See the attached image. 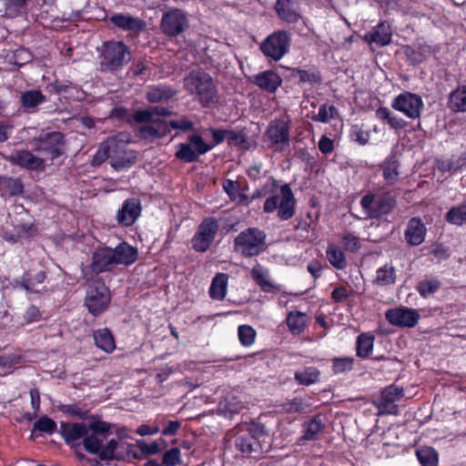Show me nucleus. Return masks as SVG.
Here are the masks:
<instances>
[{
	"label": "nucleus",
	"instance_id": "13",
	"mask_svg": "<svg viewBox=\"0 0 466 466\" xmlns=\"http://www.w3.org/2000/svg\"><path fill=\"white\" fill-rule=\"evenodd\" d=\"M187 27L188 19L183 10L171 8L163 14L160 21V29L166 36H177Z\"/></svg>",
	"mask_w": 466,
	"mask_h": 466
},
{
	"label": "nucleus",
	"instance_id": "31",
	"mask_svg": "<svg viewBox=\"0 0 466 466\" xmlns=\"http://www.w3.org/2000/svg\"><path fill=\"white\" fill-rule=\"evenodd\" d=\"M275 11L281 20L289 24H296L301 18L295 0H277Z\"/></svg>",
	"mask_w": 466,
	"mask_h": 466
},
{
	"label": "nucleus",
	"instance_id": "3",
	"mask_svg": "<svg viewBox=\"0 0 466 466\" xmlns=\"http://www.w3.org/2000/svg\"><path fill=\"white\" fill-rule=\"evenodd\" d=\"M184 87L203 108L218 103L219 96L213 77L203 68L192 69L184 78Z\"/></svg>",
	"mask_w": 466,
	"mask_h": 466
},
{
	"label": "nucleus",
	"instance_id": "47",
	"mask_svg": "<svg viewBox=\"0 0 466 466\" xmlns=\"http://www.w3.org/2000/svg\"><path fill=\"white\" fill-rule=\"evenodd\" d=\"M416 457L421 466H438L439 453L432 447L424 446L417 449Z\"/></svg>",
	"mask_w": 466,
	"mask_h": 466
},
{
	"label": "nucleus",
	"instance_id": "30",
	"mask_svg": "<svg viewBox=\"0 0 466 466\" xmlns=\"http://www.w3.org/2000/svg\"><path fill=\"white\" fill-rule=\"evenodd\" d=\"M292 79L298 78L299 85L309 84L311 86H319L322 83V76L316 66L308 69L300 67L289 68Z\"/></svg>",
	"mask_w": 466,
	"mask_h": 466
},
{
	"label": "nucleus",
	"instance_id": "14",
	"mask_svg": "<svg viewBox=\"0 0 466 466\" xmlns=\"http://www.w3.org/2000/svg\"><path fill=\"white\" fill-rule=\"evenodd\" d=\"M391 106L410 119H417L420 117L424 103L419 95L406 91L392 100Z\"/></svg>",
	"mask_w": 466,
	"mask_h": 466
},
{
	"label": "nucleus",
	"instance_id": "11",
	"mask_svg": "<svg viewBox=\"0 0 466 466\" xmlns=\"http://www.w3.org/2000/svg\"><path fill=\"white\" fill-rule=\"evenodd\" d=\"M219 230L218 220L214 217L205 218L198 226L191 238V248L198 253L207 252Z\"/></svg>",
	"mask_w": 466,
	"mask_h": 466
},
{
	"label": "nucleus",
	"instance_id": "20",
	"mask_svg": "<svg viewBox=\"0 0 466 466\" xmlns=\"http://www.w3.org/2000/svg\"><path fill=\"white\" fill-rule=\"evenodd\" d=\"M5 159L12 165H15L31 171H42L46 167L45 160L35 156L28 150H15L11 155L5 157Z\"/></svg>",
	"mask_w": 466,
	"mask_h": 466
},
{
	"label": "nucleus",
	"instance_id": "33",
	"mask_svg": "<svg viewBox=\"0 0 466 466\" xmlns=\"http://www.w3.org/2000/svg\"><path fill=\"white\" fill-rule=\"evenodd\" d=\"M309 322V317L307 313L295 310L289 311L287 314L286 324L289 331L294 335L299 336L302 334Z\"/></svg>",
	"mask_w": 466,
	"mask_h": 466
},
{
	"label": "nucleus",
	"instance_id": "18",
	"mask_svg": "<svg viewBox=\"0 0 466 466\" xmlns=\"http://www.w3.org/2000/svg\"><path fill=\"white\" fill-rule=\"evenodd\" d=\"M109 22L113 26L125 32L134 33L136 35L147 29V22L144 19L128 13H115L110 15Z\"/></svg>",
	"mask_w": 466,
	"mask_h": 466
},
{
	"label": "nucleus",
	"instance_id": "25",
	"mask_svg": "<svg viewBox=\"0 0 466 466\" xmlns=\"http://www.w3.org/2000/svg\"><path fill=\"white\" fill-rule=\"evenodd\" d=\"M363 40L368 44L374 43L379 46H388L392 40L391 26L388 22L381 21L363 35Z\"/></svg>",
	"mask_w": 466,
	"mask_h": 466
},
{
	"label": "nucleus",
	"instance_id": "52",
	"mask_svg": "<svg viewBox=\"0 0 466 466\" xmlns=\"http://www.w3.org/2000/svg\"><path fill=\"white\" fill-rule=\"evenodd\" d=\"M35 431L43 432L47 435H52L55 432L58 431L57 424L53 419L49 418L46 415H43L40 418H38L34 423L32 433H35Z\"/></svg>",
	"mask_w": 466,
	"mask_h": 466
},
{
	"label": "nucleus",
	"instance_id": "6",
	"mask_svg": "<svg viewBox=\"0 0 466 466\" xmlns=\"http://www.w3.org/2000/svg\"><path fill=\"white\" fill-rule=\"evenodd\" d=\"M360 207L366 218L380 219L390 215L397 206V198L391 192L367 193L360 199Z\"/></svg>",
	"mask_w": 466,
	"mask_h": 466
},
{
	"label": "nucleus",
	"instance_id": "1",
	"mask_svg": "<svg viewBox=\"0 0 466 466\" xmlns=\"http://www.w3.org/2000/svg\"><path fill=\"white\" fill-rule=\"evenodd\" d=\"M89 422L88 433L84 438L83 446L86 452L96 455L100 461H122L126 459V454L135 449L131 443H119L117 440L110 439L114 423H110L100 419H95ZM134 450V458H137Z\"/></svg>",
	"mask_w": 466,
	"mask_h": 466
},
{
	"label": "nucleus",
	"instance_id": "5",
	"mask_svg": "<svg viewBox=\"0 0 466 466\" xmlns=\"http://www.w3.org/2000/svg\"><path fill=\"white\" fill-rule=\"evenodd\" d=\"M233 248L243 258L258 257L268 248L267 234L258 228H248L235 238Z\"/></svg>",
	"mask_w": 466,
	"mask_h": 466
},
{
	"label": "nucleus",
	"instance_id": "59",
	"mask_svg": "<svg viewBox=\"0 0 466 466\" xmlns=\"http://www.w3.org/2000/svg\"><path fill=\"white\" fill-rule=\"evenodd\" d=\"M280 407L286 413H299L303 412L308 405L302 398L295 397L282 402Z\"/></svg>",
	"mask_w": 466,
	"mask_h": 466
},
{
	"label": "nucleus",
	"instance_id": "57",
	"mask_svg": "<svg viewBox=\"0 0 466 466\" xmlns=\"http://www.w3.org/2000/svg\"><path fill=\"white\" fill-rule=\"evenodd\" d=\"M248 433H251L252 437H255L257 441H258L261 444L265 441L267 437L269 435V431L262 423L259 419L252 420L247 427L245 431Z\"/></svg>",
	"mask_w": 466,
	"mask_h": 466
},
{
	"label": "nucleus",
	"instance_id": "15",
	"mask_svg": "<svg viewBox=\"0 0 466 466\" xmlns=\"http://www.w3.org/2000/svg\"><path fill=\"white\" fill-rule=\"evenodd\" d=\"M116 268V260H114L111 248L104 246L98 247L92 253L91 262L87 266V270L93 275L98 276L102 273L112 272Z\"/></svg>",
	"mask_w": 466,
	"mask_h": 466
},
{
	"label": "nucleus",
	"instance_id": "17",
	"mask_svg": "<svg viewBox=\"0 0 466 466\" xmlns=\"http://www.w3.org/2000/svg\"><path fill=\"white\" fill-rule=\"evenodd\" d=\"M385 317L391 325L401 328H413L420 319L417 309L404 306L388 309Z\"/></svg>",
	"mask_w": 466,
	"mask_h": 466
},
{
	"label": "nucleus",
	"instance_id": "40",
	"mask_svg": "<svg viewBox=\"0 0 466 466\" xmlns=\"http://www.w3.org/2000/svg\"><path fill=\"white\" fill-rule=\"evenodd\" d=\"M228 275L226 273H218L213 278L209 287V297L215 300H222L227 294Z\"/></svg>",
	"mask_w": 466,
	"mask_h": 466
},
{
	"label": "nucleus",
	"instance_id": "28",
	"mask_svg": "<svg viewBox=\"0 0 466 466\" xmlns=\"http://www.w3.org/2000/svg\"><path fill=\"white\" fill-rule=\"evenodd\" d=\"M114 254L116 266L125 265L127 267L133 265L138 259V250L126 241L119 243L116 248H111Z\"/></svg>",
	"mask_w": 466,
	"mask_h": 466
},
{
	"label": "nucleus",
	"instance_id": "35",
	"mask_svg": "<svg viewBox=\"0 0 466 466\" xmlns=\"http://www.w3.org/2000/svg\"><path fill=\"white\" fill-rule=\"evenodd\" d=\"M251 277L263 292L276 294L280 291L279 286L268 279L267 272L260 264L257 263L253 267Z\"/></svg>",
	"mask_w": 466,
	"mask_h": 466
},
{
	"label": "nucleus",
	"instance_id": "53",
	"mask_svg": "<svg viewBox=\"0 0 466 466\" xmlns=\"http://www.w3.org/2000/svg\"><path fill=\"white\" fill-rule=\"evenodd\" d=\"M331 362L333 374L339 375L351 371L354 368L355 360L353 357H335L331 360Z\"/></svg>",
	"mask_w": 466,
	"mask_h": 466
},
{
	"label": "nucleus",
	"instance_id": "2",
	"mask_svg": "<svg viewBox=\"0 0 466 466\" xmlns=\"http://www.w3.org/2000/svg\"><path fill=\"white\" fill-rule=\"evenodd\" d=\"M271 194L263 205L265 213H273L277 210L278 218L282 220L290 219L296 212L297 200L290 186L287 183L279 187V181L270 177L261 190H257L254 197H265Z\"/></svg>",
	"mask_w": 466,
	"mask_h": 466
},
{
	"label": "nucleus",
	"instance_id": "48",
	"mask_svg": "<svg viewBox=\"0 0 466 466\" xmlns=\"http://www.w3.org/2000/svg\"><path fill=\"white\" fill-rule=\"evenodd\" d=\"M326 256L329 263L337 269H344L347 260L341 248L334 244H329L326 249Z\"/></svg>",
	"mask_w": 466,
	"mask_h": 466
},
{
	"label": "nucleus",
	"instance_id": "29",
	"mask_svg": "<svg viewBox=\"0 0 466 466\" xmlns=\"http://www.w3.org/2000/svg\"><path fill=\"white\" fill-rule=\"evenodd\" d=\"M400 163L396 154H390L380 165L379 169L382 172V177L387 185L392 186L400 177Z\"/></svg>",
	"mask_w": 466,
	"mask_h": 466
},
{
	"label": "nucleus",
	"instance_id": "39",
	"mask_svg": "<svg viewBox=\"0 0 466 466\" xmlns=\"http://www.w3.org/2000/svg\"><path fill=\"white\" fill-rule=\"evenodd\" d=\"M176 93L177 92L168 86H149L146 98L150 103H160L168 101L176 95Z\"/></svg>",
	"mask_w": 466,
	"mask_h": 466
},
{
	"label": "nucleus",
	"instance_id": "26",
	"mask_svg": "<svg viewBox=\"0 0 466 466\" xmlns=\"http://www.w3.org/2000/svg\"><path fill=\"white\" fill-rule=\"evenodd\" d=\"M46 272L45 270H26L19 279H15L14 285L16 288L25 289L29 293H37L36 286L45 282Z\"/></svg>",
	"mask_w": 466,
	"mask_h": 466
},
{
	"label": "nucleus",
	"instance_id": "36",
	"mask_svg": "<svg viewBox=\"0 0 466 466\" xmlns=\"http://www.w3.org/2000/svg\"><path fill=\"white\" fill-rule=\"evenodd\" d=\"M95 345L106 353L116 349L115 338L108 328L98 329L93 331Z\"/></svg>",
	"mask_w": 466,
	"mask_h": 466
},
{
	"label": "nucleus",
	"instance_id": "60",
	"mask_svg": "<svg viewBox=\"0 0 466 466\" xmlns=\"http://www.w3.org/2000/svg\"><path fill=\"white\" fill-rule=\"evenodd\" d=\"M58 410L62 413L69 415L74 418H78L80 420L89 419V410H83L77 404H61L58 406Z\"/></svg>",
	"mask_w": 466,
	"mask_h": 466
},
{
	"label": "nucleus",
	"instance_id": "4",
	"mask_svg": "<svg viewBox=\"0 0 466 466\" xmlns=\"http://www.w3.org/2000/svg\"><path fill=\"white\" fill-rule=\"evenodd\" d=\"M130 47L123 41L103 42L99 49V65L103 72L116 74L131 61Z\"/></svg>",
	"mask_w": 466,
	"mask_h": 466
},
{
	"label": "nucleus",
	"instance_id": "46",
	"mask_svg": "<svg viewBox=\"0 0 466 466\" xmlns=\"http://www.w3.org/2000/svg\"><path fill=\"white\" fill-rule=\"evenodd\" d=\"M447 223L455 226H462L466 222V201L452 206L445 214Z\"/></svg>",
	"mask_w": 466,
	"mask_h": 466
},
{
	"label": "nucleus",
	"instance_id": "43",
	"mask_svg": "<svg viewBox=\"0 0 466 466\" xmlns=\"http://www.w3.org/2000/svg\"><path fill=\"white\" fill-rule=\"evenodd\" d=\"M375 116L379 120L386 122L390 128L395 130L404 129L408 125L407 121L401 117L393 116L390 110L385 106H380L377 108Z\"/></svg>",
	"mask_w": 466,
	"mask_h": 466
},
{
	"label": "nucleus",
	"instance_id": "49",
	"mask_svg": "<svg viewBox=\"0 0 466 466\" xmlns=\"http://www.w3.org/2000/svg\"><path fill=\"white\" fill-rule=\"evenodd\" d=\"M227 141L229 147H235L238 149L248 150L250 148V143L248 139L245 128L239 131L228 129Z\"/></svg>",
	"mask_w": 466,
	"mask_h": 466
},
{
	"label": "nucleus",
	"instance_id": "12",
	"mask_svg": "<svg viewBox=\"0 0 466 466\" xmlns=\"http://www.w3.org/2000/svg\"><path fill=\"white\" fill-rule=\"evenodd\" d=\"M289 123L283 119L271 120L264 133V142L268 143L269 148L282 152L289 146L290 134Z\"/></svg>",
	"mask_w": 466,
	"mask_h": 466
},
{
	"label": "nucleus",
	"instance_id": "19",
	"mask_svg": "<svg viewBox=\"0 0 466 466\" xmlns=\"http://www.w3.org/2000/svg\"><path fill=\"white\" fill-rule=\"evenodd\" d=\"M141 211V202L138 198H127L117 210L116 216V222L122 227H130L140 217Z\"/></svg>",
	"mask_w": 466,
	"mask_h": 466
},
{
	"label": "nucleus",
	"instance_id": "51",
	"mask_svg": "<svg viewBox=\"0 0 466 466\" xmlns=\"http://www.w3.org/2000/svg\"><path fill=\"white\" fill-rule=\"evenodd\" d=\"M441 283L436 278L425 279L420 280L416 287L420 297L427 299L429 296L436 293L441 289Z\"/></svg>",
	"mask_w": 466,
	"mask_h": 466
},
{
	"label": "nucleus",
	"instance_id": "23",
	"mask_svg": "<svg viewBox=\"0 0 466 466\" xmlns=\"http://www.w3.org/2000/svg\"><path fill=\"white\" fill-rule=\"evenodd\" d=\"M245 431H239L234 441L236 450L246 455L257 457L263 453V445Z\"/></svg>",
	"mask_w": 466,
	"mask_h": 466
},
{
	"label": "nucleus",
	"instance_id": "50",
	"mask_svg": "<svg viewBox=\"0 0 466 466\" xmlns=\"http://www.w3.org/2000/svg\"><path fill=\"white\" fill-rule=\"evenodd\" d=\"M46 101L40 90H28L21 96V105L25 109L35 108Z\"/></svg>",
	"mask_w": 466,
	"mask_h": 466
},
{
	"label": "nucleus",
	"instance_id": "21",
	"mask_svg": "<svg viewBox=\"0 0 466 466\" xmlns=\"http://www.w3.org/2000/svg\"><path fill=\"white\" fill-rule=\"evenodd\" d=\"M88 430L89 423L61 421L58 433L62 436L66 444L74 446L76 441L86 438Z\"/></svg>",
	"mask_w": 466,
	"mask_h": 466
},
{
	"label": "nucleus",
	"instance_id": "42",
	"mask_svg": "<svg viewBox=\"0 0 466 466\" xmlns=\"http://www.w3.org/2000/svg\"><path fill=\"white\" fill-rule=\"evenodd\" d=\"M396 279L397 274L395 268L392 264H385L377 269L373 284L380 287H388L394 285Z\"/></svg>",
	"mask_w": 466,
	"mask_h": 466
},
{
	"label": "nucleus",
	"instance_id": "64",
	"mask_svg": "<svg viewBox=\"0 0 466 466\" xmlns=\"http://www.w3.org/2000/svg\"><path fill=\"white\" fill-rule=\"evenodd\" d=\"M353 293L352 289H349L346 286H339L332 290L330 297L335 303H341L352 297Z\"/></svg>",
	"mask_w": 466,
	"mask_h": 466
},
{
	"label": "nucleus",
	"instance_id": "38",
	"mask_svg": "<svg viewBox=\"0 0 466 466\" xmlns=\"http://www.w3.org/2000/svg\"><path fill=\"white\" fill-rule=\"evenodd\" d=\"M375 336L370 332H362L356 339V356L368 359L373 352Z\"/></svg>",
	"mask_w": 466,
	"mask_h": 466
},
{
	"label": "nucleus",
	"instance_id": "56",
	"mask_svg": "<svg viewBox=\"0 0 466 466\" xmlns=\"http://www.w3.org/2000/svg\"><path fill=\"white\" fill-rule=\"evenodd\" d=\"M338 116L339 111L337 107L325 103L319 106L318 114L312 119L321 123H329L331 119H335Z\"/></svg>",
	"mask_w": 466,
	"mask_h": 466
},
{
	"label": "nucleus",
	"instance_id": "45",
	"mask_svg": "<svg viewBox=\"0 0 466 466\" xmlns=\"http://www.w3.org/2000/svg\"><path fill=\"white\" fill-rule=\"evenodd\" d=\"M157 426L163 436H176L182 427L179 420H168L166 415L158 414L156 418Z\"/></svg>",
	"mask_w": 466,
	"mask_h": 466
},
{
	"label": "nucleus",
	"instance_id": "8",
	"mask_svg": "<svg viewBox=\"0 0 466 466\" xmlns=\"http://www.w3.org/2000/svg\"><path fill=\"white\" fill-rule=\"evenodd\" d=\"M290 44L291 34L287 30H277L259 44V51L268 59L278 62L289 52Z\"/></svg>",
	"mask_w": 466,
	"mask_h": 466
},
{
	"label": "nucleus",
	"instance_id": "62",
	"mask_svg": "<svg viewBox=\"0 0 466 466\" xmlns=\"http://www.w3.org/2000/svg\"><path fill=\"white\" fill-rule=\"evenodd\" d=\"M341 244L343 248L350 253H356L361 247L360 238L350 232L343 235Z\"/></svg>",
	"mask_w": 466,
	"mask_h": 466
},
{
	"label": "nucleus",
	"instance_id": "9",
	"mask_svg": "<svg viewBox=\"0 0 466 466\" xmlns=\"http://www.w3.org/2000/svg\"><path fill=\"white\" fill-rule=\"evenodd\" d=\"M33 144L35 151L51 160L65 154V136L59 131L41 133L33 139Z\"/></svg>",
	"mask_w": 466,
	"mask_h": 466
},
{
	"label": "nucleus",
	"instance_id": "41",
	"mask_svg": "<svg viewBox=\"0 0 466 466\" xmlns=\"http://www.w3.org/2000/svg\"><path fill=\"white\" fill-rule=\"evenodd\" d=\"M320 374L317 367L308 366L301 370H296L294 380L299 385L310 386L319 381Z\"/></svg>",
	"mask_w": 466,
	"mask_h": 466
},
{
	"label": "nucleus",
	"instance_id": "63",
	"mask_svg": "<svg viewBox=\"0 0 466 466\" xmlns=\"http://www.w3.org/2000/svg\"><path fill=\"white\" fill-rule=\"evenodd\" d=\"M179 448L173 447L167 451L162 457V463L166 466H176L181 462Z\"/></svg>",
	"mask_w": 466,
	"mask_h": 466
},
{
	"label": "nucleus",
	"instance_id": "7",
	"mask_svg": "<svg viewBox=\"0 0 466 466\" xmlns=\"http://www.w3.org/2000/svg\"><path fill=\"white\" fill-rule=\"evenodd\" d=\"M111 291L102 279L93 280L88 284L84 305L94 317L100 316L110 306Z\"/></svg>",
	"mask_w": 466,
	"mask_h": 466
},
{
	"label": "nucleus",
	"instance_id": "27",
	"mask_svg": "<svg viewBox=\"0 0 466 466\" xmlns=\"http://www.w3.org/2000/svg\"><path fill=\"white\" fill-rule=\"evenodd\" d=\"M426 226L420 217L411 218L404 231V238L410 246H419L425 240Z\"/></svg>",
	"mask_w": 466,
	"mask_h": 466
},
{
	"label": "nucleus",
	"instance_id": "44",
	"mask_svg": "<svg viewBox=\"0 0 466 466\" xmlns=\"http://www.w3.org/2000/svg\"><path fill=\"white\" fill-rule=\"evenodd\" d=\"M114 147H116V137H110L106 142L101 143L96 154L92 157L91 165L98 167L106 160H111V154Z\"/></svg>",
	"mask_w": 466,
	"mask_h": 466
},
{
	"label": "nucleus",
	"instance_id": "58",
	"mask_svg": "<svg viewBox=\"0 0 466 466\" xmlns=\"http://www.w3.org/2000/svg\"><path fill=\"white\" fill-rule=\"evenodd\" d=\"M238 336L242 346L249 347L255 342L257 332L250 325L243 324L238 328Z\"/></svg>",
	"mask_w": 466,
	"mask_h": 466
},
{
	"label": "nucleus",
	"instance_id": "54",
	"mask_svg": "<svg viewBox=\"0 0 466 466\" xmlns=\"http://www.w3.org/2000/svg\"><path fill=\"white\" fill-rule=\"evenodd\" d=\"M137 446L140 451L146 455H155L160 452L162 450L167 447V441L159 438L151 443H146L143 440L137 441Z\"/></svg>",
	"mask_w": 466,
	"mask_h": 466
},
{
	"label": "nucleus",
	"instance_id": "16",
	"mask_svg": "<svg viewBox=\"0 0 466 466\" xmlns=\"http://www.w3.org/2000/svg\"><path fill=\"white\" fill-rule=\"evenodd\" d=\"M404 397L402 388L395 385L386 387L380 393V399L376 402V406L380 414L398 415L399 407L396 401L400 400Z\"/></svg>",
	"mask_w": 466,
	"mask_h": 466
},
{
	"label": "nucleus",
	"instance_id": "32",
	"mask_svg": "<svg viewBox=\"0 0 466 466\" xmlns=\"http://www.w3.org/2000/svg\"><path fill=\"white\" fill-rule=\"evenodd\" d=\"M125 147V145L118 146L116 142V147L112 150L110 164L116 170H122L134 165L136 158L134 152L127 151Z\"/></svg>",
	"mask_w": 466,
	"mask_h": 466
},
{
	"label": "nucleus",
	"instance_id": "22",
	"mask_svg": "<svg viewBox=\"0 0 466 466\" xmlns=\"http://www.w3.org/2000/svg\"><path fill=\"white\" fill-rule=\"evenodd\" d=\"M250 81L258 88L269 94L276 93L283 82L281 76L272 69H268L252 76Z\"/></svg>",
	"mask_w": 466,
	"mask_h": 466
},
{
	"label": "nucleus",
	"instance_id": "37",
	"mask_svg": "<svg viewBox=\"0 0 466 466\" xmlns=\"http://www.w3.org/2000/svg\"><path fill=\"white\" fill-rule=\"evenodd\" d=\"M447 105L452 112H466V85H460L450 93Z\"/></svg>",
	"mask_w": 466,
	"mask_h": 466
},
{
	"label": "nucleus",
	"instance_id": "10",
	"mask_svg": "<svg viewBox=\"0 0 466 466\" xmlns=\"http://www.w3.org/2000/svg\"><path fill=\"white\" fill-rule=\"evenodd\" d=\"M214 145H209L198 134L189 135L187 143H179L177 146L175 157L184 163L199 161V157L212 150Z\"/></svg>",
	"mask_w": 466,
	"mask_h": 466
},
{
	"label": "nucleus",
	"instance_id": "34",
	"mask_svg": "<svg viewBox=\"0 0 466 466\" xmlns=\"http://www.w3.org/2000/svg\"><path fill=\"white\" fill-rule=\"evenodd\" d=\"M24 193V183L20 177L0 176V195L3 198L18 197Z\"/></svg>",
	"mask_w": 466,
	"mask_h": 466
},
{
	"label": "nucleus",
	"instance_id": "55",
	"mask_svg": "<svg viewBox=\"0 0 466 466\" xmlns=\"http://www.w3.org/2000/svg\"><path fill=\"white\" fill-rule=\"evenodd\" d=\"M223 189L232 201L243 203L248 200V196L242 192L238 184L231 179H227L224 181Z\"/></svg>",
	"mask_w": 466,
	"mask_h": 466
},
{
	"label": "nucleus",
	"instance_id": "24",
	"mask_svg": "<svg viewBox=\"0 0 466 466\" xmlns=\"http://www.w3.org/2000/svg\"><path fill=\"white\" fill-rule=\"evenodd\" d=\"M326 428L325 417L319 413L312 416L309 420L302 423V436L299 438L300 442L318 441L319 435Z\"/></svg>",
	"mask_w": 466,
	"mask_h": 466
},
{
	"label": "nucleus",
	"instance_id": "61",
	"mask_svg": "<svg viewBox=\"0 0 466 466\" xmlns=\"http://www.w3.org/2000/svg\"><path fill=\"white\" fill-rule=\"evenodd\" d=\"M370 137V133L368 130H364L362 127L359 125H352L350 129V138L351 141L358 143L360 146L368 144Z\"/></svg>",
	"mask_w": 466,
	"mask_h": 466
}]
</instances>
